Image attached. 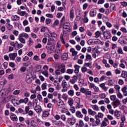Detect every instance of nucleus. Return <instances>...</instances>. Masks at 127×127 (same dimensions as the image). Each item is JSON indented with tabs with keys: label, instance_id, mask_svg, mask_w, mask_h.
Instances as JSON below:
<instances>
[{
	"label": "nucleus",
	"instance_id": "obj_61",
	"mask_svg": "<svg viewBox=\"0 0 127 127\" xmlns=\"http://www.w3.org/2000/svg\"><path fill=\"white\" fill-rule=\"evenodd\" d=\"M50 22H51V19L49 18H47L46 19V23L47 24H50Z\"/></svg>",
	"mask_w": 127,
	"mask_h": 127
},
{
	"label": "nucleus",
	"instance_id": "obj_13",
	"mask_svg": "<svg viewBox=\"0 0 127 127\" xmlns=\"http://www.w3.org/2000/svg\"><path fill=\"white\" fill-rule=\"evenodd\" d=\"M60 66L62 67V69L61 70V73H65V72H66V68H65V64H62Z\"/></svg>",
	"mask_w": 127,
	"mask_h": 127
},
{
	"label": "nucleus",
	"instance_id": "obj_63",
	"mask_svg": "<svg viewBox=\"0 0 127 127\" xmlns=\"http://www.w3.org/2000/svg\"><path fill=\"white\" fill-rule=\"evenodd\" d=\"M117 96L118 97V98H119L120 99H122L123 98V94H122V93H121V92H118L117 94Z\"/></svg>",
	"mask_w": 127,
	"mask_h": 127
},
{
	"label": "nucleus",
	"instance_id": "obj_1",
	"mask_svg": "<svg viewBox=\"0 0 127 127\" xmlns=\"http://www.w3.org/2000/svg\"><path fill=\"white\" fill-rule=\"evenodd\" d=\"M46 48L48 51H50V53L54 51L55 49V44L48 43L46 46Z\"/></svg>",
	"mask_w": 127,
	"mask_h": 127
},
{
	"label": "nucleus",
	"instance_id": "obj_34",
	"mask_svg": "<svg viewBox=\"0 0 127 127\" xmlns=\"http://www.w3.org/2000/svg\"><path fill=\"white\" fill-rule=\"evenodd\" d=\"M69 17L70 18H74V10H70V14H69Z\"/></svg>",
	"mask_w": 127,
	"mask_h": 127
},
{
	"label": "nucleus",
	"instance_id": "obj_3",
	"mask_svg": "<svg viewBox=\"0 0 127 127\" xmlns=\"http://www.w3.org/2000/svg\"><path fill=\"white\" fill-rule=\"evenodd\" d=\"M62 86L63 89L62 90V92H67V82H66V80H63L62 81Z\"/></svg>",
	"mask_w": 127,
	"mask_h": 127
},
{
	"label": "nucleus",
	"instance_id": "obj_56",
	"mask_svg": "<svg viewBox=\"0 0 127 127\" xmlns=\"http://www.w3.org/2000/svg\"><path fill=\"white\" fill-rule=\"evenodd\" d=\"M26 83L27 84H30L32 82V80H31V77H29L28 79L26 80Z\"/></svg>",
	"mask_w": 127,
	"mask_h": 127
},
{
	"label": "nucleus",
	"instance_id": "obj_8",
	"mask_svg": "<svg viewBox=\"0 0 127 127\" xmlns=\"http://www.w3.org/2000/svg\"><path fill=\"white\" fill-rule=\"evenodd\" d=\"M11 19L12 21H17V20H19V19H20V17L16 15H12L11 17Z\"/></svg>",
	"mask_w": 127,
	"mask_h": 127
},
{
	"label": "nucleus",
	"instance_id": "obj_62",
	"mask_svg": "<svg viewBox=\"0 0 127 127\" xmlns=\"http://www.w3.org/2000/svg\"><path fill=\"white\" fill-rule=\"evenodd\" d=\"M81 108H83V105H80V103H77L76 106V109H80Z\"/></svg>",
	"mask_w": 127,
	"mask_h": 127
},
{
	"label": "nucleus",
	"instance_id": "obj_33",
	"mask_svg": "<svg viewBox=\"0 0 127 127\" xmlns=\"http://www.w3.org/2000/svg\"><path fill=\"white\" fill-rule=\"evenodd\" d=\"M48 116H49V112H48L47 111L44 112V113L43 114V117L44 118H47V117H48Z\"/></svg>",
	"mask_w": 127,
	"mask_h": 127
},
{
	"label": "nucleus",
	"instance_id": "obj_29",
	"mask_svg": "<svg viewBox=\"0 0 127 127\" xmlns=\"http://www.w3.org/2000/svg\"><path fill=\"white\" fill-rule=\"evenodd\" d=\"M68 103L70 107H72V106H73V104H74V100L72 98H69Z\"/></svg>",
	"mask_w": 127,
	"mask_h": 127
},
{
	"label": "nucleus",
	"instance_id": "obj_16",
	"mask_svg": "<svg viewBox=\"0 0 127 127\" xmlns=\"http://www.w3.org/2000/svg\"><path fill=\"white\" fill-rule=\"evenodd\" d=\"M11 119L13 121V122H17L18 119H17V116L16 115L13 114L11 115L10 116Z\"/></svg>",
	"mask_w": 127,
	"mask_h": 127
},
{
	"label": "nucleus",
	"instance_id": "obj_21",
	"mask_svg": "<svg viewBox=\"0 0 127 127\" xmlns=\"http://www.w3.org/2000/svg\"><path fill=\"white\" fill-rule=\"evenodd\" d=\"M48 43L50 44H55L56 42L55 40L52 36L48 39Z\"/></svg>",
	"mask_w": 127,
	"mask_h": 127
},
{
	"label": "nucleus",
	"instance_id": "obj_18",
	"mask_svg": "<svg viewBox=\"0 0 127 127\" xmlns=\"http://www.w3.org/2000/svg\"><path fill=\"white\" fill-rule=\"evenodd\" d=\"M91 108L92 109H93V110H94V111H100V108H99V106H98V105H91Z\"/></svg>",
	"mask_w": 127,
	"mask_h": 127
},
{
	"label": "nucleus",
	"instance_id": "obj_42",
	"mask_svg": "<svg viewBox=\"0 0 127 127\" xmlns=\"http://www.w3.org/2000/svg\"><path fill=\"white\" fill-rule=\"evenodd\" d=\"M70 111H71L72 114H75L76 113V108L74 107H72L70 108Z\"/></svg>",
	"mask_w": 127,
	"mask_h": 127
},
{
	"label": "nucleus",
	"instance_id": "obj_2",
	"mask_svg": "<svg viewBox=\"0 0 127 127\" xmlns=\"http://www.w3.org/2000/svg\"><path fill=\"white\" fill-rule=\"evenodd\" d=\"M103 36L105 39H110L112 37V34L109 31H106L103 32Z\"/></svg>",
	"mask_w": 127,
	"mask_h": 127
},
{
	"label": "nucleus",
	"instance_id": "obj_64",
	"mask_svg": "<svg viewBox=\"0 0 127 127\" xmlns=\"http://www.w3.org/2000/svg\"><path fill=\"white\" fill-rule=\"evenodd\" d=\"M23 24L24 26L27 25V24H28V21H27V20H24L23 22Z\"/></svg>",
	"mask_w": 127,
	"mask_h": 127
},
{
	"label": "nucleus",
	"instance_id": "obj_48",
	"mask_svg": "<svg viewBox=\"0 0 127 127\" xmlns=\"http://www.w3.org/2000/svg\"><path fill=\"white\" fill-rule=\"evenodd\" d=\"M111 10H116V5L115 4H112L110 6Z\"/></svg>",
	"mask_w": 127,
	"mask_h": 127
},
{
	"label": "nucleus",
	"instance_id": "obj_24",
	"mask_svg": "<svg viewBox=\"0 0 127 127\" xmlns=\"http://www.w3.org/2000/svg\"><path fill=\"white\" fill-rule=\"evenodd\" d=\"M52 123H54V125H55L56 126H61L62 125V122L61 121H52Z\"/></svg>",
	"mask_w": 127,
	"mask_h": 127
},
{
	"label": "nucleus",
	"instance_id": "obj_26",
	"mask_svg": "<svg viewBox=\"0 0 127 127\" xmlns=\"http://www.w3.org/2000/svg\"><path fill=\"white\" fill-rule=\"evenodd\" d=\"M114 116L115 117H117V118H119V117H121V112L116 110L114 112Z\"/></svg>",
	"mask_w": 127,
	"mask_h": 127
},
{
	"label": "nucleus",
	"instance_id": "obj_46",
	"mask_svg": "<svg viewBox=\"0 0 127 127\" xmlns=\"http://www.w3.org/2000/svg\"><path fill=\"white\" fill-rule=\"evenodd\" d=\"M96 85H95V84L93 83H90L89 84V88H90V89H94Z\"/></svg>",
	"mask_w": 127,
	"mask_h": 127
},
{
	"label": "nucleus",
	"instance_id": "obj_7",
	"mask_svg": "<svg viewBox=\"0 0 127 127\" xmlns=\"http://www.w3.org/2000/svg\"><path fill=\"white\" fill-rule=\"evenodd\" d=\"M16 56H17V53H11L9 54V57L12 60H15V57H16Z\"/></svg>",
	"mask_w": 127,
	"mask_h": 127
},
{
	"label": "nucleus",
	"instance_id": "obj_51",
	"mask_svg": "<svg viewBox=\"0 0 127 127\" xmlns=\"http://www.w3.org/2000/svg\"><path fill=\"white\" fill-rule=\"evenodd\" d=\"M80 91L81 93H82L83 94H85L86 90L84 88L81 87L80 89Z\"/></svg>",
	"mask_w": 127,
	"mask_h": 127
},
{
	"label": "nucleus",
	"instance_id": "obj_19",
	"mask_svg": "<svg viewBox=\"0 0 127 127\" xmlns=\"http://www.w3.org/2000/svg\"><path fill=\"white\" fill-rule=\"evenodd\" d=\"M62 59L64 61L67 60V59H68V54L64 53L63 55L62 56Z\"/></svg>",
	"mask_w": 127,
	"mask_h": 127
},
{
	"label": "nucleus",
	"instance_id": "obj_44",
	"mask_svg": "<svg viewBox=\"0 0 127 127\" xmlns=\"http://www.w3.org/2000/svg\"><path fill=\"white\" fill-rule=\"evenodd\" d=\"M110 99L111 101H115L117 100V96L116 95H111L110 96Z\"/></svg>",
	"mask_w": 127,
	"mask_h": 127
},
{
	"label": "nucleus",
	"instance_id": "obj_32",
	"mask_svg": "<svg viewBox=\"0 0 127 127\" xmlns=\"http://www.w3.org/2000/svg\"><path fill=\"white\" fill-rule=\"evenodd\" d=\"M41 70V65H38L36 66L35 72H39Z\"/></svg>",
	"mask_w": 127,
	"mask_h": 127
},
{
	"label": "nucleus",
	"instance_id": "obj_25",
	"mask_svg": "<svg viewBox=\"0 0 127 127\" xmlns=\"http://www.w3.org/2000/svg\"><path fill=\"white\" fill-rule=\"evenodd\" d=\"M6 27L8 29V30L13 29V26L10 25V23L6 24Z\"/></svg>",
	"mask_w": 127,
	"mask_h": 127
},
{
	"label": "nucleus",
	"instance_id": "obj_53",
	"mask_svg": "<svg viewBox=\"0 0 127 127\" xmlns=\"http://www.w3.org/2000/svg\"><path fill=\"white\" fill-rule=\"evenodd\" d=\"M63 99H64V101H67V100L68 99V95L64 94L63 95Z\"/></svg>",
	"mask_w": 127,
	"mask_h": 127
},
{
	"label": "nucleus",
	"instance_id": "obj_9",
	"mask_svg": "<svg viewBox=\"0 0 127 127\" xmlns=\"http://www.w3.org/2000/svg\"><path fill=\"white\" fill-rule=\"evenodd\" d=\"M28 101H29V99L28 98H24V99H21L19 100V104H27V103H28Z\"/></svg>",
	"mask_w": 127,
	"mask_h": 127
},
{
	"label": "nucleus",
	"instance_id": "obj_23",
	"mask_svg": "<svg viewBox=\"0 0 127 127\" xmlns=\"http://www.w3.org/2000/svg\"><path fill=\"white\" fill-rule=\"evenodd\" d=\"M25 37V38H28V34L25 33H23L21 34H19L18 37Z\"/></svg>",
	"mask_w": 127,
	"mask_h": 127
},
{
	"label": "nucleus",
	"instance_id": "obj_6",
	"mask_svg": "<svg viewBox=\"0 0 127 127\" xmlns=\"http://www.w3.org/2000/svg\"><path fill=\"white\" fill-rule=\"evenodd\" d=\"M67 122L69 125H71L73 126V125H75V123H76V120L75 119L71 118H68L67 119Z\"/></svg>",
	"mask_w": 127,
	"mask_h": 127
},
{
	"label": "nucleus",
	"instance_id": "obj_55",
	"mask_svg": "<svg viewBox=\"0 0 127 127\" xmlns=\"http://www.w3.org/2000/svg\"><path fill=\"white\" fill-rule=\"evenodd\" d=\"M61 119L64 121V122H66V116L64 115H63L61 117Z\"/></svg>",
	"mask_w": 127,
	"mask_h": 127
},
{
	"label": "nucleus",
	"instance_id": "obj_14",
	"mask_svg": "<svg viewBox=\"0 0 127 127\" xmlns=\"http://www.w3.org/2000/svg\"><path fill=\"white\" fill-rule=\"evenodd\" d=\"M70 52H71V53H72V56H76V55L78 54V52L75 51V49L73 48L70 49Z\"/></svg>",
	"mask_w": 127,
	"mask_h": 127
},
{
	"label": "nucleus",
	"instance_id": "obj_39",
	"mask_svg": "<svg viewBox=\"0 0 127 127\" xmlns=\"http://www.w3.org/2000/svg\"><path fill=\"white\" fill-rule=\"evenodd\" d=\"M0 30H1V32H4L5 31V26H0Z\"/></svg>",
	"mask_w": 127,
	"mask_h": 127
},
{
	"label": "nucleus",
	"instance_id": "obj_11",
	"mask_svg": "<svg viewBox=\"0 0 127 127\" xmlns=\"http://www.w3.org/2000/svg\"><path fill=\"white\" fill-rule=\"evenodd\" d=\"M107 83L108 86H114L115 85V83H116V80L114 79L108 80Z\"/></svg>",
	"mask_w": 127,
	"mask_h": 127
},
{
	"label": "nucleus",
	"instance_id": "obj_50",
	"mask_svg": "<svg viewBox=\"0 0 127 127\" xmlns=\"http://www.w3.org/2000/svg\"><path fill=\"white\" fill-rule=\"evenodd\" d=\"M99 98H101V99H105L106 98V94L102 93L101 94H99Z\"/></svg>",
	"mask_w": 127,
	"mask_h": 127
},
{
	"label": "nucleus",
	"instance_id": "obj_5",
	"mask_svg": "<svg viewBox=\"0 0 127 127\" xmlns=\"http://www.w3.org/2000/svg\"><path fill=\"white\" fill-rule=\"evenodd\" d=\"M112 104L114 107L117 108V107H119V106L121 105V101L120 100H119V99L117 98L114 102H112Z\"/></svg>",
	"mask_w": 127,
	"mask_h": 127
},
{
	"label": "nucleus",
	"instance_id": "obj_37",
	"mask_svg": "<svg viewBox=\"0 0 127 127\" xmlns=\"http://www.w3.org/2000/svg\"><path fill=\"white\" fill-rule=\"evenodd\" d=\"M73 72H74V69H67L66 70V73L67 74H73Z\"/></svg>",
	"mask_w": 127,
	"mask_h": 127
},
{
	"label": "nucleus",
	"instance_id": "obj_12",
	"mask_svg": "<svg viewBox=\"0 0 127 127\" xmlns=\"http://www.w3.org/2000/svg\"><path fill=\"white\" fill-rule=\"evenodd\" d=\"M35 111H36V113H41L42 112V109H41V107L40 106H36L34 108Z\"/></svg>",
	"mask_w": 127,
	"mask_h": 127
},
{
	"label": "nucleus",
	"instance_id": "obj_35",
	"mask_svg": "<svg viewBox=\"0 0 127 127\" xmlns=\"http://www.w3.org/2000/svg\"><path fill=\"white\" fill-rule=\"evenodd\" d=\"M68 94L69 95V96H71V97H72V96H74V90H70L68 92Z\"/></svg>",
	"mask_w": 127,
	"mask_h": 127
},
{
	"label": "nucleus",
	"instance_id": "obj_20",
	"mask_svg": "<svg viewBox=\"0 0 127 127\" xmlns=\"http://www.w3.org/2000/svg\"><path fill=\"white\" fill-rule=\"evenodd\" d=\"M63 28H64V29H68L70 30V26H69V23H66H66H64L63 25Z\"/></svg>",
	"mask_w": 127,
	"mask_h": 127
},
{
	"label": "nucleus",
	"instance_id": "obj_10",
	"mask_svg": "<svg viewBox=\"0 0 127 127\" xmlns=\"http://www.w3.org/2000/svg\"><path fill=\"white\" fill-rule=\"evenodd\" d=\"M75 116L77 117V118H79V119H83V117L84 116L80 111H77L76 112Z\"/></svg>",
	"mask_w": 127,
	"mask_h": 127
},
{
	"label": "nucleus",
	"instance_id": "obj_15",
	"mask_svg": "<svg viewBox=\"0 0 127 127\" xmlns=\"http://www.w3.org/2000/svg\"><path fill=\"white\" fill-rule=\"evenodd\" d=\"M97 14V10H94V9H91L90 11V16H95Z\"/></svg>",
	"mask_w": 127,
	"mask_h": 127
},
{
	"label": "nucleus",
	"instance_id": "obj_40",
	"mask_svg": "<svg viewBox=\"0 0 127 127\" xmlns=\"http://www.w3.org/2000/svg\"><path fill=\"white\" fill-rule=\"evenodd\" d=\"M118 54H124V52L123 51V49L122 48L119 47L118 50Z\"/></svg>",
	"mask_w": 127,
	"mask_h": 127
},
{
	"label": "nucleus",
	"instance_id": "obj_52",
	"mask_svg": "<svg viewBox=\"0 0 127 127\" xmlns=\"http://www.w3.org/2000/svg\"><path fill=\"white\" fill-rule=\"evenodd\" d=\"M79 125L80 127H84V122L82 120H80L79 122Z\"/></svg>",
	"mask_w": 127,
	"mask_h": 127
},
{
	"label": "nucleus",
	"instance_id": "obj_31",
	"mask_svg": "<svg viewBox=\"0 0 127 127\" xmlns=\"http://www.w3.org/2000/svg\"><path fill=\"white\" fill-rule=\"evenodd\" d=\"M18 40H19V41H20V42H21V43H23V44H25V39H24V38H23L22 37H19Z\"/></svg>",
	"mask_w": 127,
	"mask_h": 127
},
{
	"label": "nucleus",
	"instance_id": "obj_4",
	"mask_svg": "<svg viewBox=\"0 0 127 127\" xmlns=\"http://www.w3.org/2000/svg\"><path fill=\"white\" fill-rule=\"evenodd\" d=\"M55 65H56L58 66V69L55 70V74L56 75H61V72H60V69H61V66H60V64L59 63L55 64Z\"/></svg>",
	"mask_w": 127,
	"mask_h": 127
},
{
	"label": "nucleus",
	"instance_id": "obj_57",
	"mask_svg": "<svg viewBox=\"0 0 127 127\" xmlns=\"http://www.w3.org/2000/svg\"><path fill=\"white\" fill-rule=\"evenodd\" d=\"M61 117L59 115H56L55 117L54 118L55 120L57 121H59L60 119H61Z\"/></svg>",
	"mask_w": 127,
	"mask_h": 127
},
{
	"label": "nucleus",
	"instance_id": "obj_45",
	"mask_svg": "<svg viewBox=\"0 0 127 127\" xmlns=\"http://www.w3.org/2000/svg\"><path fill=\"white\" fill-rule=\"evenodd\" d=\"M20 93V90H16L13 92V94L15 95V96H17V95H19Z\"/></svg>",
	"mask_w": 127,
	"mask_h": 127
},
{
	"label": "nucleus",
	"instance_id": "obj_38",
	"mask_svg": "<svg viewBox=\"0 0 127 127\" xmlns=\"http://www.w3.org/2000/svg\"><path fill=\"white\" fill-rule=\"evenodd\" d=\"M95 34L96 38H98V37H100V36H101V33L99 31L95 32Z\"/></svg>",
	"mask_w": 127,
	"mask_h": 127
},
{
	"label": "nucleus",
	"instance_id": "obj_58",
	"mask_svg": "<svg viewBox=\"0 0 127 127\" xmlns=\"http://www.w3.org/2000/svg\"><path fill=\"white\" fill-rule=\"evenodd\" d=\"M60 56H61L60 55H58L57 54H55L54 55V58H55V59H56V60L59 59V58H60Z\"/></svg>",
	"mask_w": 127,
	"mask_h": 127
},
{
	"label": "nucleus",
	"instance_id": "obj_49",
	"mask_svg": "<svg viewBox=\"0 0 127 127\" xmlns=\"http://www.w3.org/2000/svg\"><path fill=\"white\" fill-rule=\"evenodd\" d=\"M95 117L96 119V121L95 122L96 125H100L101 121H100L99 119H98V118H98V116L97 115H96Z\"/></svg>",
	"mask_w": 127,
	"mask_h": 127
},
{
	"label": "nucleus",
	"instance_id": "obj_22",
	"mask_svg": "<svg viewBox=\"0 0 127 127\" xmlns=\"http://www.w3.org/2000/svg\"><path fill=\"white\" fill-rule=\"evenodd\" d=\"M74 73H75V74H78V73H79V68H80V66L76 64L74 65Z\"/></svg>",
	"mask_w": 127,
	"mask_h": 127
},
{
	"label": "nucleus",
	"instance_id": "obj_60",
	"mask_svg": "<svg viewBox=\"0 0 127 127\" xmlns=\"http://www.w3.org/2000/svg\"><path fill=\"white\" fill-rule=\"evenodd\" d=\"M81 71L82 73H85V72H87V67L84 66L82 67L81 68Z\"/></svg>",
	"mask_w": 127,
	"mask_h": 127
},
{
	"label": "nucleus",
	"instance_id": "obj_59",
	"mask_svg": "<svg viewBox=\"0 0 127 127\" xmlns=\"http://www.w3.org/2000/svg\"><path fill=\"white\" fill-rule=\"evenodd\" d=\"M21 72H25L26 71V67L24 66H22L20 68Z\"/></svg>",
	"mask_w": 127,
	"mask_h": 127
},
{
	"label": "nucleus",
	"instance_id": "obj_41",
	"mask_svg": "<svg viewBox=\"0 0 127 127\" xmlns=\"http://www.w3.org/2000/svg\"><path fill=\"white\" fill-rule=\"evenodd\" d=\"M91 59H92V56H91V55L87 54V55L86 56V59L85 60V61H86V60H91Z\"/></svg>",
	"mask_w": 127,
	"mask_h": 127
},
{
	"label": "nucleus",
	"instance_id": "obj_17",
	"mask_svg": "<svg viewBox=\"0 0 127 127\" xmlns=\"http://www.w3.org/2000/svg\"><path fill=\"white\" fill-rule=\"evenodd\" d=\"M58 106L59 108H60L61 109L64 108V101L61 100L60 102L58 104Z\"/></svg>",
	"mask_w": 127,
	"mask_h": 127
},
{
	"label": "nucleus",
	"instance_id": "obj_36",
	"mask_svg": "<svg viewBox=\"0 0 127 127\" xmlns=\"http://www.w3.org/2000/svg\"><path fill=\"white\" fill-rule=\"evenodd\" d=\"M42 74H43V75H44V76H45L46 77H48L49 75L47 70H44L42 72Z\"/></svg>",
	"mask_w": 127,
	"mask_h": 127
},
{
	"label": "nucleus",
	"instance_id": "obj_30",
	"mask_svg": "<svg viewBox=\"0 0 127 127\" xmlns=\"http://www.w3.org/2000/svg\"><path fill=\"white\" fill-rule=\"evenodd\" d=\"M56 54H58L59 55H62V50L60 49L56 50L55 51Z\"/></svg>",
	"mask_w": 127,
	"mask_h": 127
},
{
	"label": "nucleus",
	"instance_id": "obj_28",
	"mask_svg": "<svg viewBox=\"0 0 127 127\" xmlns=\"http://www.w3.org/2000/svg\"><path fill=\"white\" fill-rule=\"evenodd\" d=\"M121 76L122 78H127V72L125 71H123L122 72Z\"/></svg>",
	"mask_w": 127,
	"mask_h": 127
},
{
	"label": "nucleus",
	"instance_id": "obj_47",
	"mask_svg": "<svg viewBox=\"0 0 127 127\" xmlns=\"http://www.w3.org/2000/svg\"><path fill=\"white\" fill-rule=\"evenodd\" d=\"M47 87V83H43L41 86L42 90H45V89H46Z\"/></svg>",
	"mask_w": 127,
	"mask_h": 127
},
{
	"label": "nucleus",
	"instance_id": "obj_54",
	"mask_svg": "<svg viewBox=\"0 0 127 127\" xmlns=\"http://www.w3.org/2000/svg\"><path fill=\"white\" fill-rule=\"evenodd\" d=\"M122 32H124V33H127V29L125 27H122L120 29Z\"/></svg>",
	"mask_w": 127,
	"mask_h": 127
},
{
	"label": "nucleus",
	"instance_id": "obj_43",
	"mask_svg": "<svg viewBox=\"0 0 127 127\" xmlns=\"http://www.w3.org/2000/svg\"><path fill=\"white\" fill-rule=\"evenodd\" d=\"M29 112V107L28 106H26L25 107V112L24 111V115H26L28 114V112Z\"/></svg>",
	"mask_w": 127,
	"mask_h": 127
},
{
	"label": "nucleus",
	"instance_id": "obj_27",
	"mask_svg": "<svg viewBox=\"0 0 127 127\" xmlns=\"http://www.w3.org/2000/svg\"><path fill=\"white\" fill-rule=\"evenodd\" d=\"M28 127H37V125L35 123L34 121H32L31 125H30V126H28Z\"/></svg>",
	"mask_w": 127,
	"mask_h": 127
}]
</instances>
